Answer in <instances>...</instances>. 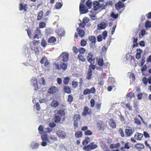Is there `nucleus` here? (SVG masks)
<instances>
[{
    "mask_svg": "<svg viewBox=\"0 0 151 151\" xmlns=\"http://www.w3.org/2000/svg\"><path fill=\"white\" fill-rule=\"evenodd\" d=\"M73 52L75 54H76L78 51V50L76 46H73Z\"/></svg>",
    "mask_w": 151,
    "mask_h": 151,
    "instance_id": "49530a36",
    "label": "nucleus"
},
{
    "mask_svg": "<svg viewBox=\"0 0 151 151\" xmlns=\"http://www.w3.org/2000/svg\"><path fill=\"white\" fill-rule=\"evenodd\" d=\"M70 78L68 77H67L64 78L63 81V83L65 85H68V83Z\"/></svg>",
    "mask_w": 151,
    "mask_h": 151,
    "instance_id": "cd10ccee",
    "label": "nucleus"
},
{
    "mask_svg": "<svg viewBox=\"0 0 151 151\" xmlns=\"http://www.w3.org/2000/svg\"><path fill=\"white\" fill-rule=\"evenodd\" d=\"M39 26L40 28H43L45 27V24L44 22H42L39 24Z\"/></svg>",
    "mask_w": 151,
    "mask_h": 151,
    "instance_id": "09e8293b",
    "label": "nucleus"
},
{
    "mask_svg": "<svg viewBox=\"0 0 151 151\" xmlns=\"http://www.w3.org/2000/svg\"><path fill=\"white\" fill-rule=\"evenodd\" d=\"M88 21L89 20L88 18L86 17H84L83 19V23L86 24L88 22Z\"/></svg>",
    "mask_w": 151,
    "mask_h": 151,
    "instance_id": "a18cd8bd",
    "label": "nucleus"
},
{
    "mask_svg": "<svg viewBox=\"0 0 151 151\" xmlns=\"http://www.w3.org/2000/svg\"><path fill=\"white\" fill-rule=\"evenodd\" d=\"M142 94L141 93H139L138 94L137 96V98L139 100H141L142 99Z\"/></svg>",
    "mask_w": 151,
    "mask_h": 151,
    "instance_id": "0e129e2a",
    "label": "nucleus"
},
{
    "mask_svg": "<svg viewBox=\"0 0 151 151\" xmlns=\"http://www.w3.org/2000/svg\"><path fill=\"white\" fill-rule=\"evenodd\" d=\"M42 138L43 141H44L48 142L49 143H50L48 139L45 136H43L42 137Z\"/></svg>",
    "mask_w": 151,
    "mask_h": 151,
    "instance_id": "473e14b6",
    "label": "nucleus"
},
{
    "mask_svg": "<svg viewBox=\"0 0 151 151\" xmlns=\"http://www.w3.org/2000/svg\"><path fill=\"white\" fill-rule=\"evenodd\" d=\"M89 90H90V93H94L96 92V89L93 87L91 88Z\"/></svg>",
    "mask_w": 151,
    "mask_h": 151,
    "instance_id": "6e6d98bb",
    "label": "nucleus"
},
{
    "mask_svg": "<svg viewBox=\"0 0 151 151\" xmlns=\"http://www.w3.org/2000/svg\"><path fill=\"white\" fill-rule=\"evenodd\" d=\"M58 104L59 103L58 101H53L52 102L51 104V105L53 107H56L58 105Z\"/></svg>",
    "mask_w": 151,
    "mask_h": 151,
    "instance_id": "a878e982",
    "label": "nucleus"
},
{
    "mask_svg": "<svg viewBox=\"0 0 151 151\" xmlns=\"http://www.w3.org/2000/svg\"><path fill=\"white\" fill-rule=\"evenodd\" d=\"M39 144L36 142H32L30 144V146L33 149H36L38 148Z\"/></svg>",
    "mask_w": 151,
    "mask_h": 151,
    "instance_id": "2eb2a0df",
    "label": "nucleus"
},
{
    "mask_svg": "<svg viewBox=\"0 0 151 151\" xmlns=\"http://www.w3.org/2000/svg\"><path fill=\"white\" fill-rule=\"evenodd\" d=\"M86 135H90L92 134V132L90 130H86L84 133Z\"/></svg>",
    "mask_w": 151,
    "mask_h": 151,
    "instance_id": "79ce46f5",
    "label": "nucleus"
},
{
    "mask_svg": "<svg viewBox=\"0 0 151 151\" xmlns=\"http://www.w3.org/2000/svg\"><path fill=\"white\" fill-rule=\"evenodd\" d=\"M35 35L34 36L35 38L38 39L39 37H41L42 34L40 31L37 28L36 29L35 32Z\"/></svg>",
    "mask_w": 151,
    "mask_h": 151,
    "instance_id": "9b49d317",
    "label": "nucleus"
},
{
    "mask_svg": "<svg viewBox=\"0 0 151 151\" xmlns=\"http://www.w3.org/2000/svg\"><path fill=\"white\" fill-rule=\"evenodd\" d=\"M92 5L93 6V9L94 11H96L100 7V4L97 1H95L93 2Z\"/></svg>",
    "mask_w": 151,
    "mask_h": 151,
    "instance_id": "423d86ee",
    "label": "nucleus"
},
{
    "mask_svg": "<svg viewBox=\"0 0 151 151\" xmlns=\"http://www.w3.org/2000/svg\"><path fill=\"white\" fill-rule=\"evenodd\" d=\"M79 10L80 13L81 14H83L87 13L88 10V9H85L84 5L82 2H80L79 6Z\"/></svg>",
    "mask_w": 151,
    "mask_h": 151,
    "instance_id": "7ed1b4c3",
    "label": "nucleus"
},
{
    "mask_svg": "<svg viewBox=\"0 0 151 151\" xmlns=\"http://www.w3.org/2000/svg\"><path fill=\"white\" fill-rule=\"evenodd\" d=\"M56 40V39L53 37H52L48 40V42L49 43L54 42Z\"/></svg>",
    "mask_w": 151,
    "mask_h": 151,
    "instance_id": "bb28decb",
    "label": "nucleus"
},
{
    "mask_svg": "<svg viewBox=\"0 0 151 151\" xmlns=\"http://www.w3.org/2000/svg\"><path fill=\"white\" fill-rule=\"evenodd\" d=\"M124 6V3L121 1H119L115 5V7L116 9L119 10Z\"/></svg>",
    "mask_w": 151,
    "mask_h": 151,
    "instance_id": "39448f33",
    "label": "nucleus"
},
{
    "mask_svg": "<svg viewBox=\"0 0 151 151\" xmlns=\"http://www.w3.org/2000/svg\"><path fill=\"white\" fill-rule=\"evenodd\" d=\"M56 124L54 122L50 123L49 124V126L51 128H53L55 126Z\"/></svg>",
    "mask_w": 151,
    "mask_h": 151,
    "instance_id": "052dcab7",
    "label": "nucleus"
},
{
    "mask_svg": "<svg viewBox=\"0 0 151 151\" xmlns=\"http://www.w3.org/2000/svg\"><path fill=\"white\" fill-rule=\"evenodd\" d=\"M31 82L33 86L35 88V90H37V88L38 89V82L37 79L36 78H33L31 79Z\"/></svg>",
    "mask_w": 151,
    "mask_h": 151,
    "instance_id": "6e6552de",
    "label": "nucleus"
},
{
    "mask_svg": "<svg viewBox=\"0 0 151 151\" xmlns=\"http://www.w3.org/2000/svg\"><path fill=\"white\" fill-rule=\"evenodd\" d=\"M56 32L58 35L61 37H63L65 34L64 30L61 27L58 28Z\"/></svg>",
    "mask_w": 151,
    "mask_h": 151,
    "instance_id": "1a4fd4ad",
    "label": "nucleus"
},
{
    "mask_svg": "<svg viewBox=\"0 0 151 151\" xmlns=\"http://www.w3.org/2000/svg\"><path fill=\"white\" fill-rule=\"evenodd\" d=\"M56 87L52 86L50 88L48 91V93L50 94H54L56 91Z\"/></svg>",
    "mask_w": 151,
    "mask_h": 151,
    "instance_id": "4468645a",
    "label": "nucleus"
},
{
    "mask_svg": "<svg viewBox=\"0 0 151 151\" xmlns=\"http://www.w3.org/2000/svg\"><path fill=\"white\" fill-rule=\"evenodd\" d=\"M41 45L43 47H45L46 46L47 42L44 39L42 41Z\"/></svg>",
    "mask_w": 151,
    "mask_h": 151,
    "instance_id": "ea45409f",
    "label": "nucleus"
},
{
    "mask_svg": "<svg viewBox=\"0 0 151 151\" xmlns=\"http://www.w3.org/2000/svg\"><path fill=\"white\" fill-rule=\"evenodd\" d=\"M69 55L66 52H64L61 54L59 57V59L61 60L63 62L67 61L68 59Z\"/></svg>",
    "mask_w": 151,
    "mask_h": 151,
    "instance_id": "f03ea898",
    "label": "nucleus"
},
{
    "mask_svg": "<svg viewBox=\"0 0 151 151\" xmlns=\"http://www.w3.org/2000/svg\"><path fill=\"white\" fill-rule=\"evenodd\" d=\"M135 147L137 149L140 150L143 149L144 148V145L140 143H138L135 145Z\"/></svg>",
    "mask_w": 151,
    "mask_h": 151,
    "instance_id": "aec40b11",
    "label": "nucleus"
},
{
    "mask_svg": "<svg viewBox=\"0 0 151 151\" xmlns=\"http://www.w3.org/2000/svg\"><path fill=\"white\" fill-rule=\"evenodd\" d=\"M119 132L120 133L121 136L123 137H124V134L123 132V130L122 129L120 128V129H119Z\"/></svg>",
    "mask_w": 151,
    "mask_h": 151,
    "instance_id": "680f3d73",
    "label": "nucleus"
},
{
    "mask_svg": "<svg viewBox=\"0 0 151 151\" xmlns=\"http://www.w3.org/2000/svg\"><path fill=\"white\" fill-rule=\"evenodd\" d=\"M82 135V132L81 131H77L75 134V136L77 138L81 137Z\"/></svg>",
    "mask_w": 151,
    "mask_h": 151,
    "instance_id": "6ab92c4d",
    "label": "nucleus"
},
{
    "mask_svg": "<svg viewBox=\"0 0 151 151\" xmlns=\"http://www.w3.org/2000/svg\"><path fill=\"white\" fill-rule=\"evenodd\" d=\"M88 61L91 64H93L94 63V60L92 58H89L88 59Z\"/></svg>",
    "mask_w": 151,
    "mask_h": 151,
    "instance_id": "a19ab883",
    "label": "nucleus"
},
{
    "mask_svg": "<svg viewBox=\"0 0 151 151\" xmlns=\"http://www.w3.org/2000/svg\"><path fill=\"white\" fill-rule=\"evenodd\" d=\"M63 4L60 2H57L55 5V7L57 9H60L62 6Z\"/></svg>",
    "mask_w": 151,
    "mask_h": 151,
    "instance_id": "4be33fe9",
    "label": "nucleus"
},
{
    "mask_svg": "<svg viewBox=\"0 0 151 151\" xmlns=\"http://www.w3.org/2000/svg\"><path fill=\"white\" fill-rule=\"evenodd\" d=\"M118 14H115L113 12H112L111 16L113 18L116 19L118 17Z\"/></svg>",
    "mask_w": 151,
    "mask_h": 151,
    "instance_id": "c9c22d12",
    "label": "nucleus"
},
{
    "mask_svg": "<svg viewBox=\"0 0 151 151\" xmlns=\"http://www.w3.org/2000/svg\"><path fill=\"white\" fill-rule=\"evenodd\" d=\"M78 82L74 81H73L72 82V85L74 87H77L78 86Z\"/></svg>",
    "mask_w": 151,
    "mask_h": 151,
    "instance_id": "de8ad7c7",
    "label": "nucleus"
},
{
    "mask_svg": "<svg viewBox=\"0 0 151 151\" xmlns=\"http://www.w3.org/2000/svg\"><path fill=\"white\" fill-rule=\"evenodd\" d=\"M78 58L80 60L83 62H84L86 60L84 56L81 54L78 55Z\"/></svg>",
    "mask_w": 151,
    "mask_h": 151,
    "instance_id": "5701e85b",
    "label": "nucleus"
},
{
    "mask_svg": "<svg viewBox=\"0 0 151 151\" xmlns=\"http://www.w3.org/2000/svg\"><path fill=\"white\" fill-rule=\"evenodd\" d=\"M90 103L91 107H93L95 105V101L93 99H91L90 101Z\"/></svg>",
    "mask_w": 151,
    "mask_h": 151,
    "instance_id": "bf43d9fd",
    "label": "nucleus"
},
{
    "mask_svg": "<svg viewBox=\"0 0 151 151\" xmlns=\"http://www.w3.org/2000/svg\"><path fill=\"white\" fill-rule=\"evenodd\" d=\"M125 132L128 136H130L132 135L133 132L131 129H126L125 130Z\"/></svg>",
    "mask_w": 151,
    "mask_h": 151,
    "instance_id": "a211bd4d",
    "label": "nucleus"
},
{
    "mask_svg": "<svg viewBox=\"0 0 151 151\" xmlns=\"http://www.w3.org/2000/svg\"><path fill=\"white\" fill-rule=\"evenodd\" d=\"M61 119V118L58 116H55V122L58 123L59 122Z\"/></svg>",
    "mask_w": 151,
    "mask_h": 151,
    "instance_id": "c756f323",
    "label": "nucleus"
},
{
    "mask_svg": "<svg viewBox=\"0 0 151 151\" xmlns=\"http://www.w3.org/2000/svg\"><path fill=\"white\" fill-rule=\"evenodd\" d=\"M143 135L146 138H148L150 137V135L149 134L145 131H144L143 132Z\"/></svg>",
    "mask_w": 151,
    "mask_h": 151,
    "instance_id": "864d4df0",
    "label": "nucleus"
},
{
    "mask_svg": "<svg viewBox=\"0 0 151 151\" xmlns=\"http://www.w3.org/2000/svg\"><path fill=\"white\" fill-rule=\"evenodd\" d=\"M86 4L88 9H90L91 8L92 5L91 1L90 0H87L86 2Z\"/></svg>",
    "mask_w": 151,
    "mask_h": 151,
    "instance_id": "412c9836",
    "label": "nucleus"
},
{
    "mask_svg": "<svg viewBox=\"0 0 151 151\" xmlns=\"http://www.w3.org/2000/svg\"><path fill=\"white\" fill-rule=\"evenodd\" d=\"M56 134L58 137L63 139L66 137V134L65 132L61 130H58Z\"/></svg>",
    "mask_w": 151,
    "mask_h": 151,
    "instance_id": "20e7f679",
    "label": "nucleus"
},
{
    "mask_svg": "<svg viewBox=\"0 0 151 151\" xmlns=\"http://www.w3.org/2000/svg\"><path fill=\"white\" fill-rule=\"evenodd\" d=\"M146 16L148 19H151V12H149L146 15Z\"/></svg>",
    "mask_w": 151,
    "mask_h": 151,
    "instance_id": "774afa93",
    "label": "nucleus"
},
{
    "mask_svg": "<svg viewBox=\"0 0 151 151\" xmlns=\"http://www.w3.org/2000/svg\"><path fill=\"white\" fill-rule=\"evenodd\" d=\"M127 96L129 98L132 99L133 97L134 96V93L132 92H130L127 95Z\"/></svg>",
    "mask_w": 151,
    "mask_h": 151,
    "instance_id": "4c0bfd02",
    "label": "nucleus"
},
{
    "mask_svg": "<svg viewBox=\"0 0 151 151\" xmlns=\"http://www.w3.org/2000/svg\"><path fill=\"white\" fill-rule=\"evenodd\" d=\"M97 40V41L99 42H100L102 40V37L101 35H99L98 36Z\"/></svg>",
    "mask_w": 151,
    "mask_h": 151,
    "instance_id": "3c124183",
    "label": "nucleus"
},
{
    "mask_svg": "<svg viewBox=\"0 0 151 151\" xmlns=\"http://www.w3.org/2000/svg\"><path fill=\"white\" fill-rule=\"evenodd\" d=\"M96 42H91L90 43V48L94 49L96 47V45H95Z\"/></svg>",
    "mask_w": 151,
    "mask_h": 151,
    "instance_id": "b1692460",
    "label": "nucleus"
},
{
    "mask_svg": "<svg viewBox=\"0 0 151 151\" xmlns=\"http://www.w3.org/2000/svg\"><path fill=\"white\" fill-rule=\"evenodd\" d=\"M147 68V66L146 65H144L143 66L141 69V70L142 72H143L145 71Z\"/></svg>",
    "mask_w": 151,
    "mask_h": 151,
    "instance_id": "5fc2aeb1",
    "label": "nucleus"
},
{
    "mask_svg": "<svg viewBox=\"0 0 151 151\" xmlns=\"http://www.w3.org/2000/svg\"><path fill=\"white\" fill-rule=\"evenodd\" d=\"M106 24L104 22H102L98 24L97 25V28L98 30L104 29L106 26Z\"/></svg>",
    "mask_w": 151,
    "mask_h": 151,
    "instance_id": "0eeeda50",
    "label": "nucleus"
},
{
    "mask_svg": "<svg viewBox=\"0 0 151 151\" xmlns=\"http://www.w3.org/2000/svg\"><path fill=\"white\" fill-rule=\"evenodd\" d=\"M63 90L65 93L68 94H70L71 93L70 88L67 86H64Z\"/></svg>",
    "mask_w": 151,
    "mask_h": 151,
    "instance_id": "dca6fc26",
    "label": "nucleus"
},
{
    "mask_svg": "<svg viewBox=\"0 0 151 151\" xmlns=\"http://www.w3.org/2000/svg\"><path fill=\"white\" fill-rule=\"evenodd\" d=\"M98 63L100 66H103L104 65V60L102 59H100L98 60Z\"/></svg>",
    "mask_w": 151,
    "mask_h": 151,
    "instance_id": "72a5a7b5",
    "label": "nucleus"
},
{
    "mask_svg": "<svg viewBox=\"0 0 151 151\" xmlns=\"http://www.w3.org/2000/svg\"><path fill=\"white\" fill-rule=\"evenodd\" d=\"M60 67L63 70H65L67 69V65L65 63H63L60 64Z\"/></svg>",
    "mask_w": 151,
    "mask_h": 151,
    "instance_id": "2f4dec72",
    "label": "nucleus"
},
{
    "mask_svg": "<svg viewBox=\"0 0 151 151\" xmlns=\"http://www.w3.org/2000/svg\"><path fill=\"white\" fill-rule=\"evenodd\" d=\"M76 30L78 32V34L80 37H82L84 36L85 32L83 29H78V28H77Z\"/></svg>",
    "mask_w": 151,
    "mask_h": 151,
    "instance_id": "f3484780",
    "label": "nucleus"
},
{
    "mask_svg": "<svg viewBox=\"0 0 151 151\" xmlns=\"http://www.w3.org/2000/svg\"><path fill=\"white\" fill-rule=\"evenodd\" d=\"M57 81L58 84L60 85L62 83V81L61 78H57Z\"/></svg>",
    "mask_w": 151,
    "mask_h": 151,
    "instance_id": "338daca9",
    "label": "nucleus"
},
{
    "mask_svg": "<svg viewBox=\"0 0 151 151\" xmlns=\"http://www.w3.org/2000/svg\"><path fill=\"white\" fill-rule=\"evenodd\" d=\"M80 119V116L79 115L75 114L73 118L74 121H77Z\"/></svg>",
    "mask_w": 151,
    "mask_h": 151,
    "instance_id": "f704fd0d",
    "label": "nucleus"
},
{
    "mask_svg": "<svg viewBox=\"0 0 151 151\" xmlns=\"http://www.w3.org/2000/svg\"><path fill=\"white\" fill-rule=\"evenodd\" d=\"M58 113L61 116H63L65 115V112L63 110H60L58 111Z\"/></svg>",
    "mask_w": 151,
    "mask_h": 151,
    "instance_id": "37998d69",
    "label": "nucleus"
},
{
    "mask_svg": "<svg viewBox=\"0 0 151 151\" xmlns=\"http://www.w3.org/2000/svg\"><path fill=\"white\" fill-rule=\"evenodd\" d=\"M84 112L82 113V115L85 116L87 114H89L90 115L91 112V110L89 109L87 106H85L84 109Z\"/></svg>",
    "mask_w": 151,
    "mask_h": 151,
    "instance_id": "9d476101",
    "label": "nucleus"
},
{
    "mask_svg": "<svg viewBox=\"0 0 151 151\" xmlns=\"http://www.w3.org/2000/svg\"><path fill=\"white\" fill-rule=\"evenodd\" d=\"M88 39L91 41V42H96V38L94 36H89Z\"/></svg>",
    "mask_w": 151,
    "mask_h": 151,
    "instance_id": "393cba45",
    "label": "nucleus"
},
{
    "mask_svg": "<svg viewBox=\"0 0 151 151\" xmlns=\"http://www.w3.org/2000/svg\"><path fill=\"white\" fill-rule=\"evenodd\" d=\"M78 51L80 54H83L85 52V50L84 48L80 47L78 49Z\"/></svg>",
    "mask_w": 151,
    "mask_h": 151,
    "instance_id": "e433bc0d",
    "label": "nucleus"
},
{
    "mask_svg": "<svg viewBox=\"0 0 151 151\" xmlns=\"http://www.w3.org/2000/svg\"><path fill=\"white\" fill-rule=\"evenodd\" d=\"M43 13L42 11H41L40 12L37 16V19L38 20H40L42 18L43 16Z\"/></svg>",
    "mask_w": 151,
    "mask_h": 151,
    "instance_id": "7c9ffc66",
    "label": "nucleus"
},
{
    "mask_svg": "<svg viewBox=\"0 0 151 151\" xmlns=\"http://www.w3.org/2000/svg\"><path fill=\"white\" fill-rule=\"evenodd\" d=\"M36 109L37 110L39 111L40 110V105L38 102H37L35 104Z\"/></svg>",
    "mask_w": 151,
    "mask_h": 151,
    "instance_id": "69168bd1",
    "label": "nucleus"
},
{
    "mask_svg": "<svg viewBox=\"0 0 151 151\" xmlns=\"http://www.w3.org/2000/svg\"><path fill=\"white\" fill-rule=\"evenodd\" d=\"M113 4V2L112 1H108L105 4L103 3L102 6H101L102 9H105L107 7V6L108 5L112 6Z\"/></svg>",
    "mask_w": 151,
    "mask_h": 151,
    "instance_id": "f8f14e48",
    "label": "nucleus"
},
{
    "mask_svg": "<svg viewBox=\"0 0 151 151\" xmlns=\"http://www.w3.org/2000/svg\"><path fill=\"white\" fill-rule=\"evenodd\" d=\"M87 44L86 41L84 40H82L81 42V45L82 46H84L86 45Z\"/></svg>",
    "mask_w": 151,
    "mask_h": 151,
    "instance_id": "58836bf2",
    "label": "nucleus"
},
{
    "mask_svg": "<svg viewBox=\"0 0 151 151\" xmlns=\"http://www.w3.org/2000/svg\"><path fill=\"white\" fill-rule=\"evenodd\" d=\"M41 80L40 82V83L45 85V82L44 78L43 77H42L41 78Z\"/></svg>",
    "mask_w": 151,
    "mask_h": 151,
    "instance_id": "8fccbe9b",
    "label": "nucleus"
},
{
    "mask_svg": "<svg viewBox=\"0 0 151 151\" xmlns=\"http://www.w3.org/2000/svg\"><path fill=\"white\" fill-rule=\"evenodd\" d=\"M97 146L96 145L94 144V142H91L89 145L85 146L83 148V149L86 151H89L90 149H94L96 148Z\"/></svg>",
    "mask_w": 151,
    "mask_h": 151,
    "instance_id": "f257e3e1",
    "label": "nucleus"
},
{
    "mask_svg": "<svg viewBox=\"0 0 151 151\" xmlns=\"http://www.w3.org/2000/svg\"><path fill=\"white\" fill-rule=\"evenodd\" d=\"M47 60V58L46 57H43L41 60L40 62L41 64H43L44 62Z\"/></svg>",
    "mask_w": 151,
    "mask_h": 151,
    "instance_id": "13d9d810",
    "label": "nucleus"
},
{
    "mask_svg": "<svg viewBox=\"0 0 151 151\" xmlns=\"http://www.w3.org/2000/svg\"><path fill=\"white\" fill-rule=\"evenodd\" d=\"M143 134H142L137 133L134 135V138L137 140H141V139L143 137Z\"/></svg>",
    "mask_w": 151,
    "mask_h": 151,
    "instance_id": "ddd939ff",
    "label": "nucleus"
},
{
    "mask_svg": "<svg viewBox=\"0 0 151 151\" xmlns=\"http://www.w3.org/2000/svg\"><path fill=\"white\" fill-rule=\"evenodd\" d=\"M73 100V97L71 95H69L68 96V101L69 102H71Z\"/></svg>",
    "mask_w": 151,
    "mask_h": 151,
    "instance_id": "603ef678",
    "label": "nucleus"
},
{
    "mask_svg": "<svg viewBox=\"0 0 151 151\" xmlns=\"http://www.w3.org/2000/svg\"><path fill=\"white\" fill-rule=\"evenodd\" d=\"M99 83L101 85H103L104 83V80L101 78L99 80Z\"/></svg>",
    "mask_w": 151,
    "mask_h": 151,
    "instance_id": "4d7b16f0",
    "label": "nucleus"
},
{
    "mask_svg": "<svg viewBox=\"0 0 151 151\" xmlns=\"http://www.w3.org/2000/svg\"><path fill=\"white\" fill-rule=\"evenodd\" d=\"M90 93V90L89 89H85L83 92V94L84 95H86L88 94H89Z\"/></svg>",
    "mask_w": 151,
    "mask_h": 151,
    "instance_id": "c03bdc74",
    "label": "nucleus"
},
{
    "mask_svg": "<svg viewBox=\"0 0 151 151\" xmlns=\"http://www.w3.org/2000/svg\"><path fill=\"white\" fill-rule=\"evenodd\" d=\"M145 26L146 28L151 27V21L150 22L149 20H147L145 23Z\"/></svg>",
    "mask_w": 151,
    "mask_h": 151,
    "instance_id": "c85d7f7f",
    "label": "nucleus"
},
{
    "mask_svg": "<svg viewBox=\"0 0 151 151\" xmlns=\"http://www.w3.org/2000/svg\"><path fill=\"white\" fill-rule=\"evenodd\" d=\"M139 45L140 46L144 47L145 46V44L144 41H141L139 42Z\"/></svg>",
    "mask_w": 151,
    "mask_h": 151,
    "instance_id": "e2e57ef3",
    "label": "nucleus"
}]
</instances>
